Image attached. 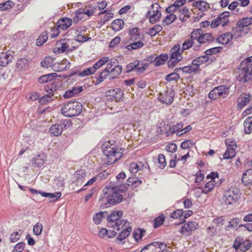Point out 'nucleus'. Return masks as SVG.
Here are the masks:
<instances>
[{
    "instance_id": "09e8293b",
    "label": "nucleus",
    "mask_w": 252,
    "mask_h": 252,
    "mask_svg": "<svg viewBox=\"0 0 252 252\" xmlns=\"http://www.w3.org/2000/svg\"><path fill=\"white\" fill-rule=\"evenodd\" d=\"M180 78V75L176 72H173L170 74H167L165 77V80L168 82H171L172 81H178Z\"/></svg>"
},
{
    "instance_id": "6e6d98bb",
    "label": "nucleus",
    "mask_w": 252,
    "mask_h": 252,
    "mask_svg": "<svg viewBox=\"0 0 252 252\" xmlns=\"http://www.w3.org/2000/svg\"><path fill=\"white\" fill-rule=\"evenodd\" d=\"M222 49V47L220 46L213 47L209 49L206 50L204 53L206 55L209 56L212 55L213 54H216L218 53H220Z\"/></svg>"
},
{
    "instance_id": "f3484780",
    "label": "nucleus",
    "mask_w": 252,
    "mask_h": 252,
    "mask_svg": "<svg viewBox=\"0 0 252 252\" xmlns=\"http://www.w3.org/2000/svg\"><path fill=\"white\" fill-rule=\"evenodd\" d=\"M83 90V87H74L71 89L68 90L63 94L64 98H68L78 94Z\"/></svg>"
},
{
    "instance_id": "1a4fd4ad",
    "label": "nucleus",
    "mask_w": 252,
    "mask_h": 252,
    "mask_svg": "<svg viewBox=\"0 0 252 252\" xmlns=\"http://www.w3.org/2000/svg\"><path fill=\"white\" fill-rule=\"evenodd\" d=\"M108 96H110L109 99H115L116 102H120L123 100L124 92L119 88L112 89L107 92Z\"/></svg>"
},
{
    "instance_id": "9d476101",
    "label": "nucleus",
    "mask_w": 252,
    "mask_h": 252,
    "mask_svg": "<svg viewBox=\"0 0 252 252\" xmlns=\"http://www.w3.org/2000/svg\"><path fill=\"white\" fill-rule=\"evenodd\" d=\"M123 212L121 210H118L112 212L107 217V225L111 226L113 224L116 223L123 216Z\"/></svg>"
},
{
    "instance_id": "c9c22d12",
    "label": "nucleus",
    "mask_w": 252,
    "mask_h": 252,
    "mask_svg": "<svg viewBox=\"0 0 252 252\" xmlns=\"http://www.w3.org/2000/svg\"><path fill=\"white\" fill-rule=\"evenodd\" d=\"M198 60L196 59H194L192 62L191 64L187 66L188 73H191L192 72H195L200 67L199 63L197 62Z\"/></svg>"
},
{
    "instance_id": "680f3d73",
    "label": "nucleus",
    "mask_w": 252,
    "mask_h": 252,
    "mask_svg": "<svg viewBox=\"0 0 252 252\" xmlns=\"http://www.w3.org/2000/svg\"><path fill=\"white\" fill-rule=\"evenodd\" d=\"M239 5V3L237 1H234L228 5V8L229 10H233V13L236 14L239 12V9L237 8Z\"/></svg>"
},
{
    "instance_id": "39448f33",
    "label": "nucleus",
    "mask_w": 252,
    "mask_h": 252,
    "mask_svg": "<svg viewBox=\"0 0 252 252\" xmlns=\"http://www.w3.org/2000/svg\"><path fill=\"white\" fill-rule=\"evenodd\" d=\"M240 199L239 191L236 189L230 188L224 192L222 199L225 205H233Z\"/></svg>"
},
{
    "instance_id": "4c0bfd02",
    "label": "nucleus",
    "mask_w": 252,
    "mask_h": 252,
    "mask_svg": "<svg viewBox=\"0 0 252 252\" xmlns=\"http://www.w3.org/2000/svg\"><path fill=\"white\" fill-rule=\"evenodd\" d=\"M84 12V9L83 8H80L75 11L74 16L73 18V20H72L74 24H78L82 19Z\"/></svg>"
},
{
    "instance_id": "f03ea898",
    "label": "nucleus",
    "mask_w": 252,
    "mask_h": 252,
    "mask_svg": "<svg viewBox=\"0 0 252 252\" xmlns=\"http://www.w3.org/2000/svg\"><path fill=\"white\" fill-rule=\"evenodd\" d=\"M111 186L106 187V190L102 194L98 199L101 209H105L112 205H116L122 202L123 196Z\"/></svg>"
},
{
    "instance_id": "bb28decb",
    "label": "nucleus",
    "mask_w": 252,
    "mask_h": 252,
    "mask_svg": "<svg viewBox=\"0 0 252 252\" xmlns=\"http://www.w3.org/2000/svg\"><path fill=\"white\" fill-rule=\"evenodd\" d=\"M236 154L234 148L231 145L227 146V149L223 155V158L225 159H228L233 158Z\"/></svg>"
},
{
    "instance_id": "f257e3e1",
    "label": "nucleus",
    "mask_w": 252,
    "mask_h": 252,
    "mask_svg": "<svg viewBox=\"0 0 252 252\" xmlns=\"http://www.w3.org/2000/svg\"><path fill=\"white\" fill-rule=\"evenodd\" d=\"M101 150L105 156V163L107 165L115 163L124 154V150L120 147L119 142L113 140L104 143L101 146Z\"/></svg>"
},
{
    "instance_id": "58836bf2",
    "label": "nucleus",
    "mask_w": 252,
    "mask_h": 252,
    "mask_svg": "<svg viewBox=\"0 0 252 252\" xmlns=\"http://www.w3.org/2000/svg\"><path fill=\"white\" fill-rule=\"evenodd\" d=\"M52 68L55 71L62 72L69 68V65H65V63H55L53 64Z\"/></svg>"
},
{
    "instance_id": "c03bdc74",
    "label": "nucleus",
    "mask_w": 252,
    "mask_h": 252,
    "mask_svg": "<svg viewBox=\"0 0 252 252\" xmlns=\"http://www.w3.org/2000/svg\"><path fill=\"white\" fill-rule=\"evenodd\" d=\"M215 181H210L207 182L202 189V192L204 194H207L211 191L215 187Z\"/></svg>"
},
{
    "instance_id": "0e129e2a",
    "label": "nucleus",
    "mask_w": 252,
    "mask_h": 252,
    "mask_svg": "<svg viewBox=\"0 0 252 252\" xmlns=\"http://www.w3.org/2000/svg\"><path fill=\"white\" fill-rule=\"evenodd\" d=\"M196 178L195 179V183H200L202 181H203L204 179V172L203 170H199L195 174Z\"/></svg>"
},
{
    "instance_id": "a878e982",
    "label": "nucleus",
    "mask_w": 252,
    "mask_h": 252,
    "mask_svg": "<svg viewBox=\"0 0 252 252\" xmlns=\"http://www.w3.org/2000/svg\"><path fill=\"white\" fill-rule=\"evenodd\" d=\"M58 76L56 73H52L44 75L38 78V82L40 84L46 83L52 81Z\"/></svg>"
},
{
    "instance_id": "7ed1b4c3",
    "label": "nucleus",
    "mask_w": 252,
    "mask_h": 252,
    "mask_svg": "<svg viewBox=\"0 0 252 252\" xmlns=\"http://www.w3.org/2000/svg\"><path fill=\"white\" fill-rule=\"evenodd\" d=\"M239 75L238 80L246 83L252 81V56L242 61L237 67Z\"/></svg>"
},
{
    "instance_id": "79ce46f5",
    "label": "nucleus",
    "mask_w": 252,
    "mask_h": 252,
    "mask_svg": "<svg viewBox=\"0 0 252 252\" xmlns=\"http://www.w3.org/2000/svg\"><path fill=\"white\" fill-rule=\"evenodd\" d=\"M109 61V57H104L101 58L100 60H99L93 66L95 72H96V70L101 67H102L104 64H105L106 63Z\"/></svg>"
},
{
    "instance_id": "6e6552de",
    "label": "nucleus",
    "mask_w": 252,
    "mask_h": 252,
    "mask_svg": "<svg viewBox=\"0 0 252 252\" xmlns=\"http://www.w3.org/2000/svg\"><path fill=\"white\" fill-rule=\"evenodd\" d=\"M161 97L159 98V100L162 103L167 105L171 104L173 101L175 95L174 91L173 89L165 91L164 94H160Z\"/></svg>"
},
{
    "instance_id": "4468645a",
    "label": "nucleus",
    "mask_w": 252,
    "mask_h": 252,
    "mask_svg": "<svg viewBox=\"0 0 252 252\" xmlns=\"http://www.w3.org/2000/svg\"><path fill=\"white\" fill-rule=\"evenodd\" d=\"M72 23V20L71 18L64 17L60 19L57 22L58 28L62 30H66L68 29Z\"/></svg>"
},
{
    "instance_id": "5fc2aeb1",
    "label": "nucleus",
    "mask_w": 252,
    "mask_h": 252,
    "mask_svg": "<svg viewBox=\"0 0 252 252\" xmlns=\"http://www.w3.org/2000/svg\"><path fill=\"white\" fill-rule=\"evenodd\" d=\"M164 219L165 217L163 214H161L158 217L156 218L154 220V228H157L161 225L164 222Z\"/></svg>"
},
{
    "instance_id": "8fccbe9b",
    "label": "nucleus",
    "mask_w": 252,
    "mask_h": 252,
    "mask_svg": "<svg viewBox=\"0 0 252 252\" xmlns=\"http://www.w3.org/2000/svg\"><path fill=\"white\" fill-rule=\"evenodd\" d=\"M43 225L41 223L38 222L33 227V233L35 236H39L41 234L43 230Z\"/></svg>"
},
{
    "instance_id": "72a5a7b5",
    "label": "nucleus",
    "mask_w": 252,
    "mask_h": 252,
    "mask_svg": "<svg viewBox=\"0 0 252 252\" xmlns=\"http://www.w3.org/2000/svg\"><path fill=\"white\" fill-rule=\"evenodd\" d=\"M108 213L107 211L100 212L96 213L93 216V221L96 224H100L103 218H104L105 215H107Z\"/></svg>"
},
{
    "instance_id": "e2e57ef3",
    "label": "nucleus",
    "mask_w": 252,
    "mask_h": 252,
    "mask_svg": "<svg viewBox=\"0 0 252 252\" xmlns=\"http://www.w3.org/2000/svg\"><path fill=\"white\" fill-rule=\"evenodd\" d=\"M91 39V37H86L84 35H82L81 34H78L74 37V40L79 43L81 42H85L86 41L90 40Z\"/></svg>"
},
{
    "instance_id": "3c124183",
    "label": "nucleus",
    "mask_w": 252,
    "mask_h": 252,
    "mask_svg": "<svg viewBox=\"0 0 252 252\" xmlns=\"http://www.w3.org/2000/svg\"><path fill=\"white\" fill-rule=\"evenodd\" d=\"M144 45L143 42L142 41L134 42L126 46V49L128 50H135L143 47Z\"/></svg>"
},
{
    "instance_id": "0eeeda50",
    "label": "nucleus",
    "mask_w": 252,
    "mask_h": 252,
    "mask_svg": "<svg viewBox=\"0 0 252 252\" xmlns=\"http://www.w3.org/2000/svg\"><path fill=\"white\" fill-rule=\"evenodd\" d=\"M198 228V223L196 221H189L185 224L179 230L181 233L187 236L190 235L192 231L195 230Z\"/></svg>"
},
{
    "instance_id": "13d9d810",
    "label": "nucleus",
    "mask_w": 252,
    "mask_h": 252,
    "mask_svg": "<svg viewBox=\"0 0 252 252\" xmlns=\"http://www.w3.org/2000/svg\"><path fill=\"white\" fill-rule=\"evenodd\" d=\"M183 213V209H177L176 211H174L170 215V218H173L174 219H179L180 221H182V216Z\"/></svg>"
},
{
    "instance_id": "603ef678",
    "label": "nucleus",
    "mask_w": 252,
    "mask_h": 252,
    "mask_svg": "<svg viewBox=\"0 0 252 252\" xmlns=\"http://www.w3.org/2000/svg\"><path fill=\"white\" fill-rule=\"evenodd\" d=\"M194 44V41L190 38L187 39L183 42L182 46V51L188 50L193 46Z\"/></svg>"
},
{
    "instance_id": "4d7b16f0",
    "label": "nucleus",
    "mask_w": 252,
    "mask_h": 252,
    "mask_svg": "<svg viewBox=\"0 0 252 252\" xmlns=\"http://www.w3.org/2000/svg\"><path fill=\"white\" fill-rule=\"evenodd\" d=\"M53 99L52 98L51 95L49 94L44 95L38 99V102L41 105L45 104L47 103L51 102Z\"/></svg>"
},
{
    "instance_id": "aec40b11",
    "label": "nucleus",
    "mask_w": 252,
    "mask_h": 252,
    "mask_svg": "<svg viewBox=\"0 0 252 252\" xmlns=\"http://www.w3.org/2000/svg\"><path fill=\"white\" fill-rule=\"evenodd\" d=\"M250 100L251 95L250 94H242L238 99V106L241 108L248 104Z\"/></svg>"
},
{
    "instance_id": "69168bd1",
    "label": "nucleus",
    "mask_w": 252,
    "mask_h": 252,
    "mask_svg": "<svg viewBox=\"0 0 252 252\" xmlns=\"http://www.w3.org/2000/svg\"><path fill=\"white\" fill-rule=\"evenodd\" d=\"M161 16V13L158 14L153 13L149 16V21L151 24H154L159 20Z\"/></svg>"
},
{
    "instance_id": "412c9836",
    "label": "nucleus",
    "mask_w": 252,
    "mask_h": 252,
    "mask_svg": "<svg viewBox=\"0 0 252 252\" xmlns=\"http://www.w3.org/2000/svg\"><path fill=\"white\" fill-rule=\"evenodd\" d=\"M242 182L245 185L252 184V169H248L243 173Z\"/></svg>"
},
{
    "instance_id": "ea45409f",
    "label": "nucleus",
    "mask_w": 252,
    "mask_h": 252,
    "mask_svg": "<svg viewBox=\"0 0 252 252\" xmlns=\"http://www.w3.org/2000/svg\"><path fill=\"white\" fill-rule=\"evenodd\" d=\"M128 221L126 220H119L116 223H114L111 226V227H113L114 228H116L118 231L120 230L121 229H124V227L126 225L127 223H128Z\"/></svg>"
},
{
    "instance_id": "37998d69",
    "label": "nucleus",
    "mask_w": 252,
    "mask_h": 252,
    "mask_svg": "<svg viewBox=\"0 0 252 252\" xmlns=\"http://www.w3.org/2000/svg\"><path fill=\"white\" fill-rule=\"evenodd\" d=\"M131 40H136L140 36V29L137 27L133 28L128 32Z\"/></svg>"
},
{
    "instance_id": "338daca9",
    "label": "nucleus",
    "mask_w": 252,
    "mask_h": 252,
    "mask_svg": "<svg viewBox=\"0 0 252 252\" xmlns=\"http://www.w3.org/2000/svg\"><path fill=\"white\" fill-rule=\"evenodd\" d=\"M166 150L170 153H175L177 150V145L174 143L167 144L165 147Z\"/></svg>"
},
{
    "instance_id": "49530a36",
    "label": "nucleus",
    "mask_w": 252,
    "mask_h": 252,
    "mask_svg": "<svg viewBox=\"0 0 252 252\" xmlns=\"http://www.w3.org/2000/svg\"><path fill=\"white\" fill-rule=\"evenodd\" d=\"M252 242L249 240H244L242 241V245H241V252H245L249 250L251 247Z\"/></svg>"
},
{
    "instance_id": "7c9ffc66",
    "label": "nucleus",
    "mask_w": 252,
    "mask_h": 252,
    "mask_svg": "<svg viewBox=\"0 0 252 252\" xmlns=\"http://www.w3.org/2000/svg\"><path fill=\"white\" fill-rule=\"evenodd\" d=\"M62 127L60 126L59 124H56L52 125L49 129L50 133L53 136H59L62 134Z\"/></svg>"
},
{
    "instance_id": "e433bc0d",
    "label": "nucleus",
    "mask_w": 252,
    "mask_h": 252,
    "mask_svg": "<svg viewBox=\"0 0 252 252\" xmlns=\"http://www.w3.org/2000/svg\"><path fill=\"white\" fill-rule=\"evenodd\" d=\"M87 175V173L85 170L80 169L77 170L74 174V176L76 178L77 183L79 182H83Z\"/></svg>"
},
{
    "instance_id": "dca6fc26",
    "label": "nucleus",
    "mask_w": 252,
    "mask_h": 252,
    "mask_svg": "<svg viewBox=\"0 0 252 252\" xmlns=\"http://www.w3.org/2000/svg\"><path fill=\"white\" fill-rule=\"evenodd\" d=\"M140 63V61L138 60H135L133 62L130 63L126 65L124 70V73H127L133 71H135L138 74V68H139Z\"/></svg>"
},
{
    "instance_id": "de8ad7c7",
    "label": "nucleus",
    "mask_w": 252,
    "mask_h": 252,
    "mask_svg": "<svg viewBox=\"0 0 252 252\" xmlns=\"http://www.w3.org/2000/svg\"><path fill=\"white\" fill-rule=\"evenodd\" d=\"M15 5L14 3L10 0L0 3V10H8Z\"/></svg>"
},
{
    "instance_id": "6ab92c4d",
    "label": "nucleus",
    "mask_w": 252,
    "mask_h": 252,
    "mask_svg": "<svg viewBox=\"0 0 252 252\" xmlns=\"http://www.w3.org/2000/svg\"><path fill=\"white\" fill-rule=\"evenodd\" d=\"M180 48L181 47L179 44L174 45L170 51V58L171 59H179L181 58V60H182L183 57L181 53L179 52Z\"/></svg>"
},
{
    "instance_id": "393cba45",
    "label": "nucleus",
    "mask_w": 252,
    "mask_h": 252,
    "mask_svg": "<svg viewBox=\"0 0 252 252\" xmlns=\"http://www.w3.org/2000/svg\"><path fill=\"white\" fill-rule=\"evenodd\" d=\"M123 67L122 65H116L109 71V80L114 79L122 73Z\"/></svg>"
},
{
    "instance_id": "b1692460",
    "label": "nucleus",
    "mask_w": 252,
    "mask_h": 252,
    "mask_svg": "<svg viewBox=\"0 0 252 252\" xmlns=\"http://www.w3.org/2000/svg\"><path fill=\"white\" fill-rule=\"evenodd\" d=\"M13 57L10 54L1 53L0 54V66H5L12 62Z\"/></svg>"
},
{
    "instance_id": "c756f323",
    "label": "nucleus",
    "mask_w": 252,
    "mask_h": 252,
    "mask_svg": "<svg viewBox=\"0 0 252 252\" xmlns=\"http://www.w3.org/2000/svg\"><path fill=\"white\" fill-rule=\"evenodd\" d=\"M215 40V38L210 33H202L200 40L199 41V44H204L206 43H211Z\"/></svg>"
},
{
    "instance_id": "9b49d317",
    "label": "nucleus",
    "mask_w": 252,
    "mask_h": 252,
    "mask_svg": "<svg viewBox=\"0 0 252 252\" xmlns=\"http://www.w3.org/2000/svg\"><path fill=\"white\" fill-rule=\"evenodd\" d=\"M233 38V35L230 32H226L219 37L216 41L219 44L229 46L232 44L231 42Z\"/></svg>"
},
{
    "instance_id": "f8f14e48",
    "label": "nucleus",
    "mask_w": 252,
    "mask_h": 252,
    "mask_svg": "<svg viewBox=\"0 0 252 252\" xmlns=\"http://www.w3.org/2000/svg\"><path fill=\"white\" fill-rule=\"evenodd\" d=\"M161 246H163L164 248H166L167 245L164 242H160L158 241L154 242L145 246L140 252H142L143 250L145 252H154L155 249L157 247L161 248Z\"/></svg>"
},
{
    "instance_id": "bf43d9fd",
    "label": "nucleus",
    "mask_w": 252,
    "mask_h": 252,
    "mask_svg": "<svg viewBox=\"0 0 252 252\" xmlns=\"http://www.w3.org/2000/svg\"><path fill=\"white\" fill-rule=\"evenodd\" d=\"M158 163L159 164V168L163 169L166 165L165 156L163 154H159L158 156Z\"/></svg>"
},
{
    "instance_id": "052dcab7",
    "label": "nucleus",
    "mask_w": 252,
    "mask_h": 252,
    "mask_svg": "<svg viewBox=\"0 0 252 252\" xmlns=\"http://www.w3.org/2000/svg\"><path fill=\"white\" fill-rule=\"evenodd\" d=\"M25 246L24 242H19L14 247L12 252H22L24 250Z\"/></svg>"
},
{
    "instance_id": "c85d7f7f",
    "label": "nucleus",
    "mask_w": 252,
    "mask_h": 252,
    "mask_svg": "<svg viewBox=\"0 0 252 252\" xmlns=\"http://www.w3.org/2000/svg\"><path fill=\"white\" fill-rule=\"evenodd\" d=\"M131 230V226H128L126 227L119 234V235L117 237L116 239L120 241H122L130 235Z\"/></svg>"
},
{
    "instance_id": "20e7f679",
    "label": "nucleus",
    "mask_w": 252,
    "mask_h": 252,
    "mask_svg": "<svg viewBox=\"0 0 252 252\" xmlns=\"http://www.w3.org/2000/svg\"><path fill=\"white\" fill-rule=\"evenodd\" d=\"M83 105L79 102L73 100L65 103L61 108L63 115L73 117L79 115L82 111Z\"/></svg>"
},
{
    "instance_id": "5701e85b",
    "label": "nucleus",
    "mask_w": 252,
    "mask_h": 252,
    "mask_svg": "<svg viewBox=\"0 0 252 252\" xmlns=\"http://www.w3.org/2000/svg\"><path fill=\"white\" fill-rule=\"evenodd\" d=\"M168 59L167 54H161L157 56H155L153 61H155V66H159L163 65Z\"/></svg>"
},
{
    "instance_id": "774afa93",
    "label": "nucleus",
    "mask_w": 252,
    "mask_h": 252,
    "mask_svg": "<svg viewBox=\"0 0 252 252\" xmlns=\"http://www.w3.org/2000/svg\"><path fill=\"white\" fill-rule=\"evenodd\" d=\"M145 61H142L140 62V65L138 68V74H141L143 73L145 70L148 68L149 63L144 62Z\"/></svg>"
},
{
    "instance_id": "a19ab883",
    "label": "nucleus",
    "mask_w": 252,
    "mask_h": 252,
    "mask_svg": "<svg viewBox=\"0 0 252 252\" xmlns=\"http://www.w3.org/2000/svg\"><path fill=\"white\" fill-rule=\"evenodd\" d=\"M66 40V39H61L59 40H58L56 42V44L59 45V43L61 44V47H60V51H61L62 53H63L67 51V52H71L72 51L71 49H68L69 45L66 43L63 42V41H64Z\"/></svg>"
},
{
    "instance_id": "2f4dec72",
    "label": "nucleus",
    "mask_w": 252,
    "mask_h": 252,
    "mask_svg": "<svg viewBox=\"0 0 252 252\" xmlns=\"http://www.w3.org/2000/svg\"><path fill=\"white\" fill-rule=\"evenodd\" d=\"M192 6L201 11L206 10L209 8V4L204 0L194 1Z\"/></svg>"
},
{
    "instance_id": "f704fd0d",
    "label": "nucleus",
    "mask_w": 252,
    "mask_h": 252,
    "mask_svg": "<svg viewBox=\"0 0 252 252\" xmlns=\"http://www.w3.org/2000/svg\"><path fill=\"white\" fill-rule=\"evenodd\" d=\"M48 40V33L46 31L42 32L36 41V45L41 46Z\"/></svg>"
},
{
    "instance_id": "a18cd8bd",
    "label": "nucleus",
    "mask_w": 252,
    "mask_h": 252,
    "mask_svg": "<svg viewBox=\"0 0 252 252\" xmlns=\"http://www.w3.org/2000/svg\"><path fill=\"white\" fill-rule=\"evenodd\" d=\"M116 184V186H111V187L115 189V190H116V192H119V193L126 192L129 187L126 184L122 185L121 183H118Z\"/></svg>"
},
{
    "instance_id": "cd10ccee",
    "label": "nucleus",
    "mask_w": 252,
    "mask_h": 252,
    "mask_svg": "<svg viewBox=\"0 0 252 252\" xmlns=\"http://www.w3.org/2000/svg\"><path fill=\"white\" fill-rule=\"evenodd\" d=\"M124 26V22L121 19L114 20L111 23V27L114 31H119L123 29Z\"/></svg>"
},
{
    "instance_id": "2eb2a0df",
    "label": "nucleus",
    "mask_w": 252,
    "mask_h": 252,
    "mask_svg": "<svg viewBox=\"0 0 252 252\" xmlns=\"http://www.w3.org/2000/svg\"><path fill=\"white\" fill-rule=\"evenodd\" d=\"M46 160V155L44 153H40L32 159V163L36 167H40L44 164Z\"/></svg>"
},
{
    "instance_id": "423d86ee",
    "label": "nucleus",
    "mask_w": 252,
    "mask_h": 252,
    "mask_svg": "<svg viewBox=\"0 0 252 252\" xmlns=\"http://www.w3.org/2000/svg\"><path fill=\"white\" fill-rule=\"evenodd\" d=\"M229 93V87L226 85H220L215 87L210 91L209 94V97L211 100H215L219 96H221L223 98L227 96Z\"/></svg>"
},
{
    "instance_id": "473e14b6",
    "label": "nucleus",
    "mask_w": 252,
    "mask_h": 252,
    "mask_svg": "<svg viewBox=\"0 0 252 252\" xmlns=\"http://www.w3.org/2000/svg\"><path fill=\"white\" fill-rule=\"evenodd\" d=\"M203 30L201 28L193 30L190 34V38L193 41L196 40L199 42Z\"/></svg>"
},
{
    "instance_id": "a211bd4d",
    "label": "nucleus",
    "mask_w": 252,
    "mask_h": 252,
    "mask_svg": "<svg viewBox=\"0 0 252 252\" xmlns=\"http://www.w3.org/2000/svg\"><path fill=\"white\" fill-rule=\"evenodd\" d=\"M29 61L25 58L19 59L17 61L16 68L19 71L26 70L29 67Z\"/></svg>"
},
{
    "instance_id": "ddd939ff",
    "label": "nucleus",
    "mask_w": 252,
    "mask_h": 252,
    "mask_svg": "<svg viewBox=\"0 0 252 252\" xmlns=\"http://www.w3.org/2000/svg\"><path fill=\"white\" fill-rule=\"evenodd\" d=\"M252 24V17H246L239 20L236 24V27L238 28H242L239 30V32L243 31V29L245 27H247L249 26Z\"/></svg>"
},
{
    "instance_id": "4be33fe9",
    "label": "nucleus",
    "mask_w": 252,
    "mask_h": 252,
    "mask_svg": "<svg viewBox=\"0 0 252 252\" xmlns=\"http://www.w3.org/2000/svg\"><path fill=\"white\" fill-rule=\"evenodd\" d=\"M184 124L182 122H179L173 126H170L168 130L166 131V135L168 137L172 135L178 131H183Z\"/></svg>"
},
{
    "instance_id": "864d4df0",
    "label": "nucleus",
    "mask_w": 252,
    "mask_h": 252,
    "mask_svg": "<svg viewBox=\"0 0 252 252\" xmlns=\"http://www.w3.org/2000/svg\"><path fill=\"white\" fill-rule=\"evenodd\" d=\"M95 72V70L93 66H92L86 68L81 72H79L78 73V76L85 77L89 75L93 74Z\"/></svg>"
}]
</instances>
